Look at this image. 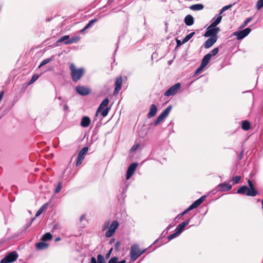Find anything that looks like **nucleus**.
I'll return each instance as SVG.
<instances>
[{
  "label": "nucleus",
  "mask_w": 263,
  "mask_h": 263,
  "mask_svg": "<svg viewBox=\"0 0 263 263\" xmlns=\"http://www.w3.org/2000/svg\"><path fill=\"white\" fill-rule=\"evenodd\" d=\"M52 235L50 233H46L44 235H43L42 237V240L43 241L50 240L52 239Z\"/></svg>",
  "instance_id": "c756f323"
},
{
  "label": "nucleus",
  "mask_w": 263,
  "mask_h": 263,
  "mask_svg": "<svg viewBox=\"0 0 263 263\" xmlns=\"http://www.w3.org/2000/svg\"><path fill=\"white\" fill-rule=\"evenodd\" d=\"M241 127L243 129L247 130L250 128V123L247 120L243 121L242 122Z\"/></svg>",
  "instance_id": "c85d7f7f"
},
{
  "label": "nucleus",
  "mask_w": 263,
  "mask_h": 263,
  "mask_svg": "<svg viewBox=\"0 0 263 263\" xmlns=\"http://www.w3.org/2000/svg\"><path fill=\"white\" fill-rule=\"evenodd\" d=\"M49 245L44 241L40 242L36 244V247L39 250H43L48 248Z\"/></svg>",
  "instance_id": "a878e982"
},
{
  "label": "nucleus",
  "mask_w": 263,
  "mask_h": 263,
  "mask_svg": "<svg viewBox=\"0 0 263 263\" xmlns=\"http://www.w3.org/2000/svg\"><path fill=\"white\" fill-rule=\"evenodd\" d=\"M190 221V219H186L185 221L178 225L175 229V231H177L180 234L183 231L185 226H186L189 223Z\"/></svg>",
  "instance_id": "2eb2a0df"
},
{
  "label": "nucleus",
  "mask_w": 263,
  "mask_h": 263,
  "mask_svg": "<svg viewBox=\"0 0 263 263\" xmlns=\"http://www.w3.org/2000/svg\"><path fill=\"white\" fill-rule=\"evenodd\" d=\"M193 208H191V205H190L185 210H184L183 212H182L181 214V216H184L185 214H186L187 213L190 212V211L192 210Z\"/></svg>",
  "instance_id": "09e8293b"
},
{
  "label": "nucleus",
  "mask_w": 263,
  "mask_h": 263,
  "mask_svg": "<svg viewBox=\"0 0 263 263\" xmlns=\"http://www.w3.org/2000/svg\"><path fill=\"white\" fill-rule=\"evenodd\" d=\"M31 225V222H29V223L28 224L27 227H29Z\"/></svg>",
  "instance_id": "774afa93"
},
{
  "label": "nucleus",
  "mask_w": 263,
  "mask_h": 263,
  "mask_svg": "<svg viewBox=\"0 0 263 263\" xmlns=\"http://www.w3.org/2000/svg\"><path fill=\"white\" fill-rule=\"evenodd\" d=\"M218 51H219V47H216V48H215L214 49H213L212 50H211V52L210 53H209L208 54H211V57H214L215 55H216L217 54V53L218 52Z\"/></svg>",
  "instance_id": "a19ab883"
},
{
  "label": "nucleus",
  "mask_w": 263,
  "mask_h": 263,
  "mask_svg": "<svg viewBox=\"0 0 263 263\" xmlns=\"http://www.w3.org/2000/svg\"><path fill=\"white\" fill-rule=\"evenodd\" d=\"M39 77V76L37 74H34L29 81V84H32L34 83Z\"/></svg>",
  "instance_id": "37998d69"
},
{
  "label": "nucleus",
  "mask_w": 263,
  "mask_h": 263,
  "mask_svg": "<svg viewBox=\"0 0 263 263\" xmlns=\"http://www.w3.org/2000/svg\"><path fill=\"white\" fill-rule=\"evenodd\" d=\"M88 151V147H84L78 153L77 159L76 163L77 166L81 165L85 158V156Z\"/></svg>",
  "instance_id": "423d86ee"
},
{
  "label": "nucleus",
  "mask_w": 263,
  "mask_h": 263,
  "mask_svg": "<svg viewBox=\"0 0 263 263\" xmlns=\"http://www.w3.org/2000/svg\"><path fill=\"white\" fill-rule=\"evenodd\" d=\"M172 108V106L171 105H169L167 107V108L163 111V112L161 113L165 118H166L168 114H170V111H171Z\"/></svg>",
  "instance_id": "2f4dec72"
},
{
  "label": "nucleus",
  "mask_w": 263,
  "mask_h": 263,
  "mask_svg": "<svg viewBox=\"0 0 263 263\" xmlns=\"http://www.w3.org/2000/svg\"><path fill=\"white\" fill-rule=\"evenodd\" d=\"M176 43H177V47H179L181 45H182L183 44H184L185 42H183V40L182 41H181L179 40H176Z\"/></svg>",
  "instance_id": "603ef678"
},
{
  "label": "nucleus",
  "mask_w": 263,
  "mask_h": 263,
  "mask_svg": "<svg viewBox=\"0 0 263 263\" xmlns=\"http://www.w3.org/2000/svg\"><path fill=\"white\" fill-rule=\"evenodd\" d=\"M69 35H64V36H61L57 41V43H61L63 42H64V43H65L66 41L69 40Z\"/></svg>",
  "instance_id": "72a5a7b5"
},
{
  "label": "nucleus",
  "mask_w": 263,
  "mask_h": 263,
  "mask_svg": "<svg viewBox=\"0 0 263 263\" xmlns=\"http://www.w3.org/2000/svg\"><path fill=\"white\" fill-rule=\"evenodd\" d=\"M120 242L119 241H118L116 242L115 247V250L116 251H118V248H119V247L120 246Z\"/></svg>",
  "instance_id": "5fc2aeb1"
},
{
  "label": "nucleus",
  "mask_w": 263,
  "mask_h": 263,
  "mask_svg": "<svg viewBox=\"0 0 263 263\" xmlns=\"http://www.w3.org/2000/svg\"><path fill=\"white\" fill-rule=\"evenodd\" d=\"M90 123V119L87 116L83 117L81 121L80 125L83 127H87Z\"/></svg>",
  "instance_id": "6ab92c4d"
},
{
  "label": "nucleus",
  "mask_w": 263,
  "mask_h": 263,
  "mask_svg": "<svg viewBox=\"0 0 263 263\" xmlns=\"http://www.w3.org/2000/svg\"><path fill=\"white\" fill-rule=\"evenodd\" d=\"M243 152L244 151H242L240 153V154L238 156V160H240L242 159L243 158Z\"/></svg>",
  "instance_id": "4d7b16f0"
},
{
  "label": "nucleus",
  "mask_w": 263,
  "mask_h": 263,
  "mask_svg": "<svg viewBox=\"0 0 263 263\" xmlns=\"http://www.w3.org/2000/svg\"><path fill=\"white\" fill-rule=\"evenodd\" d=\"M205 66H204V65H202V64H200L199 67L196 70V72H195V73H199L201 71H202L203 68L205 67Z\"/></svg>",
  "instance_id": "3c124183"
},
{
  "label": "nucleus",
  "mask_w": 263,
  "mask_h": 263,
  "mask_svg": "<svg viewBox=\"0 0 263 263\" xmlns=\"http://www.w3.org/2000/svg\"><path fill=\"white\" fill-rule=\"evenodd\" d=\"M138 166V163L137 162L132 163L128 167L126 175V179H129L132 175L134 174L135 172L136 168Z\"/></svg>",
  "instance_id": "9d476101"
},
{
  "label": "nucleus",
  "mask_w": 263,
  "mask_h": 263,
  "mask_svg": "<svg viewBox=\"0 0 263 263\" xmlns=\"http://www.w3.org/2000/svg\"><path fill=\"white\" fill-rule=\"evenodd\" d=\"M217 36H213L208 39L204 43L203 46L206 49L211 47L217 41Z\"/></svg>",
  "instance_id": "ddd939ff"
},
{
  "label": "nucleus",
  "mask_w": 263,
  "mask_h": 263,
  "mask_svg": "<svg viewBox=\"0 0 263 263\" xmlns=\"http://www.w3.org/2000/svg\"><path fill=\"white\" fill-rule=\"evenodd\" d=\"M118 259L117 257H113L109 259L108 263H126V261L125 260H122L120 261H118Z\"/></svg>",
  "instance_id": "7c9ffc66"
},
{
  "label": "nucleus",
  "mask_w": 263,
  "mask_h": 263,
  "mask_svg": "<svg viewBox=\"0 0 263 263\" xmlns=\"http://www.w3.org/2000/svg\"><path fill=\"white\" fill-rule=\"evenodd\" d=\"M68 109H69L68 106L67 104H65L64 105V110L67 111L68 110Z\"/></svg>",
  "instance_id": "bf43d9fd"
},
{
  "label": "nucleus",
  "mask_w": 263,
  "mask_h": 263,
  "mask_svg": "<svg viewBox=\"0 0 263 263\" xmlns=\"http://www.w3.org/2000/svg\"><path fill=\"white\" fill-rule=\"evenodd\" d=\"M61 239V238L60 237H58L55 239V241H59Z\"/></svg>",
  "instance_id": "69168bd1"
},
{
  "label": "nucleus",
  "mask_w": 263,
  "mask_h": 263,
  "mask_svg": "<svg viewBox=\"0 0 263 263\" xmlns=\"http://www.w3.org/2000/svg\"><path fill=\"white\" fill-rule=\"evenodd\" d=\"M181 87V84L180 83H177L175 85H173L171 87H170L165 92L164 96L166 97H169L171 96H174L176 95L179 88Z\"/></svg>",
  "instance_id": "0eeeda50"
},
{
  "label": "nucleus",
  "mask_w": 263,
  "mask_h": 263,
  "mask_svg": "<svg viewBox=\"0 0 263 263\" xmlns=\"http://www.w3.org/2000/svg\"><path fill=\"white\" fill-rule=\"evenodd\" d=\"M147 249H145L143 250H141L139 248V245L137 244H134L131 247L130 256L132 260L135 261L138 259L142 254L144 253Z\"/></svg>",
  "instance_id": "7ed1b4c3"
},
{
  "label": "nucleus",
  "mask_w": 263,
  "mask_h": 263,
  "mask_svg": "<svg viewBox=\"0 0 263 263\" xmlns=\"http://www.w3.org/2000/svg\"><path fill=\"white\" fill-rule=\"evenodd\" d=\"M18 256V254L16 251L11 252L1 260V263L12 262L17 259Z\"/></svg>",
  "instance_id": "20e7f679"
},
{
  "label": "nucleus",
  "mask_w": 263,
  "mask_h": 263,
  "mask_svg": "<svg viewBox=\"0 0 263 263\" xmlns=\"http://www.w3.org/2000/svg\"><path fill=\"white\" fill-rule=\"evenodd\" d=\"M193 208H191V205H190L185 210H184L183 212H182L181 214V216H184L185 214H186L187 213L190 212V211L192 210Z\"/></svg>",
  "instance_id": "de8ad7c7"
},
{
  "label": "nucleus",
  "mask_w": 263,
  "mask_h": 263,
  "mask_svg": "<svg viewBox=\"0 0 263 263\" xmlns=\"http://www.w3.org/2000/svg\"><path fill=\"white\" fill-rule=\"evenodd\" d=\"M46 206H47V204H43L40 209L39 210L37 211V212L36 213V214H35V216L36 217H37L39 216V215H40L43 212V211L46 209Z\"/></svg>",
  "instance_id": "f704fd0d"
},
{
  "label": "nucleus",
  "mask_w": 263,
  "mask_h": 263,
  "mask_svg": "<svg viewBox=\"0 0 263 263\" xmlns=\"http://www.w3.org/2000/svg\"><path fill=\"white\" fill-rule=\"evenodd\" d=\"M263 7V0H258L256 4V8L258 10L260 9Z\"/></svg>",
  "instance_id": "49530a36"
},
{
  "label": "nucleus",
  "mask_w": 263,
  "mask_h": 263,
  "mask_svg": "<svg viewBox=\"0 0 263 263\" xmlns=\"http://www.w3.org/2000/svg\"><path fill=\"white\" fill-rule=\"evenodd\" d=\"M62 187V182H58L56 187L54 190V193L55 194L59 193L61 191Z\"/></svg>",
  "instance_id": "c9c22d12"
},
{
  "label": "nucleus",
  "mask_w": 263,
  "mask_h": 263,
  "mask_svg": "<svg viewBox=\"0 0 263 263\" xmlns=\"http://www.w3.org/2000/svg\"><path fill=\"white\" fill-rule=\"evenodd\" d=\"M217 189L221 192L228 191L231 190L232 185L227 182H224L223 183L219 184L217 186Z\"/></svg>",
  "instance_id": "f8f14e48"
},
{
  "label": "nucleus",
  "mask_w": 263,
  "mask_h": 263,
  "mask_svg": "<svg viewBox=\"0 0 263 263\" xmlns=\"http://www.w3.org/2000/svg\"><path fill=\"white\" fill-rule=\"evenodd\" d=\"M109 104V100L108 98H105L100 104L96 112V116H97L99 112L101 111L105 107H106Z\"/></svg>",
  "instance_id": "412c9836"
},
{
  "label": "nucleus",
  "mask_w": 263,
  "mask_h": 263,
  "mask_svg": "<svg viewBox=\"0 0 263 263\" xmlns=\"http://www.w3.org/2000/svg\"><path fill=\"white\" fill-rule=\"evenodd\" d=\"M76 90L79 95L84 96L90 93V90L84 86H78L76 87Z\"/></svg>",
  "instance_id": "9b49d317"
},
{
  "label": "nucleus",
  "mask_w": 263,
  "mask_h": 263,
  "mask_svg": "<svg viewBox=\"0 0 263 263\" xmlns=\"http://www.w3.org/2000/svg\"><path fill=\"white\" fill-rule=\"evenodd\" d=\"M84 215H82L80 218V221H82V220L84 218Z\"/></svg>",
  "instance_id": "052dcab7"
},
{
  "label": "nucleus",
  "mask_w": 263,
  "mask_h": 263,
  "mask_svg": "<svg viewBox=\"0 0 263 263\" xmlns=\"http://www.w3.org/2000/svg\"><path fill=\"white\" fill-rule=\"evenodd\" d=\"M110 222L109 220H107L105 222L104 225L102 227V230L104 231L107 228H109Z\"/></svg>",
  "instance_id": "8fccbe9b"
},
{
  "label": "nucleus",
  "mask_w": 263,
  "mask_h": 263,
  "mask_svg": "<svg viewBox=\"0 0 263 263\" xmlns=\"http://www.w3.org/2000/svg\"><path fill=\"white\" fill-rule=\"evenodd\" d=\"M127 191V187H125L123 189L122 192H124V193L126 194Z\"/></svg>",
  "instance_id": "680f3d73"
},
{
  "label": "nucleus",
  "mask_w": 263,
  "mask_h": 263,
  "mask_svg": "<svg viewBox=\"0 0 263 263\" xmlns=\"http://www.w3.org/2000/svg\"><path fill=\"white\" fill-rule=\"evenodd\" d=\"M221 19H222V16L219 14V16L217 17H216V18L214 17L212 19V22L211 25H212V26L216 27L217 25H218L220 23Z\"/></svg>",
  "instance_id": "5701e85b"
},
{
  "label": "nucleus",
  "mask_w": 263,
  "mask_h": 263,
  "mask_svg": "<svg viewBox=\"0 0 263 263\" xmlns=\"http://www.w3.org/2000/svg\"><path fill=\"white\" fill-rule=\"evenodd\" d=\"M211 58V54H209L208 53L206 54L202 59L201 64H202V65L206 66L209 63Z\"/></svg>",
  "instance_id": "393cba45"
},
{
  "label": "nucleus",
  "mask_w": 263,
  "mask_h": 263,
  "mask_svg": "<svg viewBox=\"0 0 263 263\" xmlns=\"http://www.w3.org/2000/svg\"><path fill=\"white\" fill-rule=\"evenodd\" d=\"M118 226V222L117 220L113 221L109 227L108 230L106 232L105 236L106 237H110L112 236L115 234Z\"/></svg>",
  "instance_id": "6e6552de"
},
{
  "label": "nucleus",
  "mask_w": 263,
  "mask_h": 263,
  "mask_svg": "<svg viewBox=\"0 0 263 263\" xmlns=\"http://www.w3.org/2000/svg\"><path fill=\"white\" fill-rule=\"evenodd\" d=\"M204 8V6L202 4H197L191 5L190 7V9L193 11H199L201 10Z\"/></svg>",
  "instance_id": "4be33fe9"
},
{
  "label": "nucleus",
  "mask_w": 263,
  "mask_h": 263,
  "mask_svg": "<svg viewBox=\"0 0 263 263\" xmlns=\"http://www.w3.org/2000/svg\"><path fill=\"white\" fill-rule=\"evenodd\" d=\"M90 263H106L104 256L101 254L97 256V261L95 257H92L90 260Z\"/></svg>",
  "instance_id": "a211bd4d"
},
{
  "label": "nucleus",
  "mask_w": 263,
  "mask_h": 263,
  "mask_svg": "<svg viewBox=\"0 0 263 263\" xmlns=\"http://www.w3.org/2000/svg\"><path fill=\"white\" fill-rule=\"evenodd\" d=\"M110 109V108L108 107H106L105 109H104L101 112V115L103 117H106L108 113V111Z\"/></svg>",
  "instance_id": "79ce46f5"
},
{
  "label": "nucleus",
  "mask_w": 263,
  "mask_h": 263,
  "mask_svg": "<svg viewBox=\"0 0 263 263\" xmlns=\"http://www.w3.org/2000/svg\"><path fill=\"white\" fill-rule=\"evenodd\" d=\"M211 58V54H209L208 53L206 54L202 59L201 64H202V65L206 66L209 63Z\"/></svg>",
  "instance_id": "b1692460"
},
{
  "label": "nucleus",
  "mask_w": 263,
  "mask_h": 263,
  "mask_svg": "<svg viewBox=\"0 0 263 263\" xmlns=\"http://www.w3.org/2000/svg\"><path fill=\"white\" fill-rule=\"evenodd\" d=\"M184 22L186 25L191 26L194 23V19L191 15L188 14L185 17Z\"/></svg>",
  "instance_id": "aec40b11"
},
{
  "label": "nucleus",
  "mask_w": 263,
  "mask_h": 263,
  "mask_svg": "<svg viewBox=\"0 0 263 263\" xmlns=\"http://www.w3.org/2000/svg\"><path fill=\"white\" fill-rule=\"evenodd\" d=\"M251 29L250 28H246L242 30L235 31L233 33L234 36H236L238 40H241L247 36L251 32Z\"/></svg>",
  "instance_id": "1a4fd4ad"
},
{
  "label": "nucleus",
  "mask_w": 263,
  "mask_h": 263,
  "mask_svg": "<svg viewBox=\"0 0 263 263\" xmlns=\"http://www.w3.org/2000/svg\"><path fill=\"white\" fill-rule=\"evenodd\" d=\"M51 61V58H48V59H46L45 60H44L40 64V65H39V68H40L41 67H42V66L43 65H45L46 64H47V63H49L50 61Z\"/></svg>",
  "instance_id": "c03bdc74"
},
{
  "label": "nucleus",
  "mask_w": 263,
  "mask_h": 263,
  "mask_svg": "<svg viewBox=\"0 0 263 263\" xmlns=\"http://www.w3.org/2000/svg\"><path fill=\"white\" fill-rule=\"evenodd\" d=\"M122 84V78L121 77H118L117 78L115 82V88L114 91V95H117L119 91L121 89V86Z\"/></svg>",
  "instance_id": "4468645a"
},
{
  "label": "nucleus",
  "mask_w": 263,
  "mask_h": 263,
  "mask_svg": "<svg viewBox=\"0 0 263 263\" xmlns=\"http://www.w3.org/2000/svg\"><path fill=\"white\" fill-rule=\"evenodd\" d=\"M182 216H181V214H178L175 218V220H176V221H177V220H179V219H180L181 218H182Z\"/></svg>",
  "instance_id": "13d9d810"
},
{
  "label": "nucleus",
  "mask_w": 263,
  "mask_h": 263,
  "mask_svg": "<svg viewBox=\"0 0 263 263\" xmlns=\"http://www.w3.org/2000/svg\"><path fill=\"white\" fill-rule=\"evenodd\" d=\"M115 241V239H112L110 241V243H111L112 242H113L114 241Z\"/></svg>",
  "instance_id": "338daca9"
},
{
  "label": "nucleus",
  "mask_w": 263,
  "mask_h": 263,
  "mask_svg": "<svg viewBox=\"0 0 263 263\" xmlns=\"http://www.w3.org/2000/svg\"><path fill=\"white\" fill-rule=\"evenodd\" d=\"M232 6V5H227V6H224L220 11V13H219V15H220L221 14H222L223 12H224L225 11H226L227 10H228L229 9H230L231 7Z\"/></svg>",
  "instance_id": "a18cd8bd"
},
{
  "label": "nucleus",
  "mask_w": 263,
  "mask_h": 263,
  "mask_svg": "<svg viewBox=\"0 0 263 263\" xmlns=\"http://www.w3.org/2000/svg\"><path fill=\"white\" fill-rule=\"evenodd\" d=\"M206 198L205 195L201 196L200 198L194 201L191 205V206L193 209L199 206L205 200Z\"/></svg>",
  "instance_id": "dca6fc26"
},
{
  "label": "nucleus",
  "mask_w": 263,
  "mask_h": 263,
  "mask_svg": "<svg viewBox=\"0 0 263 263\" xmlns=\"http://www.w3.org/2000/svg\"><path fill=\"white\" fill-rule=\"evenodd\" d=\"M179 235H180V234L177 231H175V233H174L167 236V239L169 240H171L175 238V237L178 236Z\"/></svg>",
  "instance_id": "58836bf2"
},
{
  "label": "nucleus",
  "mask_w": 263,
  "mask_h": 263,
  "mask_svg": "<svg viewBox=\"0 0 263 263\" xmlns=\"http://www.w3.org/2000/svg\"><path fill=\"white\" fill-rule=\"evenodd\" d=\"M126 196L124 192L122 193V197H125Z\"/></svg>",
  "instance_id": "0e129e2a"
},
{
  "label": "nucleus",
  "mask_w": 263,
  "mask_h": 263,
  "mask_svg": "<svg viewBox=\"0 0 263 263\" xmlns=\"http://www.w3.org/2000/svg\"><path fill=\"white\" fill-rule=\"evenodd\" d=\"M138 146H139V145H138V144H135V145H134L132 147V148H131V149H130V151H131V152H134V151H136V150L137 149V148H138Z\"/></svg>",
  "instance_id": "864d4df0"
},
{
  "label": "nucleus",
  "mask_w": 263,
  "mask_h": 263,
  "mask_svg": "<svg viewBox=\"0 0 263 263\" xmlns=\"http://www.w3.org/2000/svg\"><path fill=\"white\" fill-rule=\"evenodd\" d=\"M240 179L241 177L240 176H235L232 179V181H233V184L235 185L238 183L240 181Z\"/></svg>",
  "instance_id": "4c0bfd02"
},
{
  "label": "nucleus",
  "mask_w": 263,
  "mask_h": 263,
  "mask_svg": "<svg viewBox=\"0 0 263 263\" xmlns=\"http://www.w3.org/2000/svg\"><path fill=\"white\" fill-rule=\"evenodd\" d=\"M157 112V106L155 104H152L150 106L149 111L147 114V117L148 118L154 117Z\"/></svg>",
  "instance_id": "f3484780"
},
{
  "label": "nucleus",
  "mask_w": 263,
  "mask_h": 263,
  "mask_svg": "<svg viewBox=\"0 0 263 263\" xmlns=\"http://www.w3.org/2000/svg\"><path fill=\"white\" fill-rule=\"evenodd\" d=\"M220 31L219 27L212 26L210 25L206 29V31L204 35L205 37L217 36V34Z\"/></svg>",
  "instance_id": "39448f33"
},
{
  "label": "nucleus",
  "mask_w": 263,
  "mask_h": 263,
  "mask_svg": "<svg viewBox=\"0 0 263 263\" xmlns=\"http://www.w3.org/2000/svg\"><path fill=\"white\" fill-rule=\"evenodd\" d=\"M165 117H164L162 114H161L156 119V121L154 123V125H158L160 122H161L163 120L165 119Z\"/></svg>",
  "instance_id": "cd10ccee"
},
{
  "label": "nucleus",
  "mask_w": 263,
  "mask_h": 263,
  "mask_svg": "<svg viewBox=\"0 0 263 263\" xmlns=\"http://www.w3.org/2000/svg\"><path fill=\"white\" fill-rule=\"evenodd\" d=\"M253 20V17H249L248 18H247L245 21L243 23V24L240 26V29H242V28H243L244 27H245L249 23H250L252 20Z\"/></svg>",
  "instance_id": "473e14b6"
},
{
  "label": "nucleus",
  "mask_w": 263,
  "mask_h": 263,
  "mask_svg": "<svg viewBox=\"0 0 263 263\" xmlns=\"http://www.w3.org/2000/svg\"><path fill=\"white\" fill-rule=\"evenodd\" d=\"M87 29H85V26L82 29L80 30V32H84L85 30H86Z\"/></svg>",
  "instance_id": "e2e57ef3"
},
{
  "label": "nucleus",
  "mask_w": 263,
  "mask_h": 263,
  "mask_svg": "<svg viewBox=\"0 0 263 263\" xmlns=\"http://www.w3.org/2000/svg\"><path fill=\"white\" fill-rule=\"evenodd\" d=\"M248 183L249 187L247 185H242L237 190L236 193L248 196H255L258 194V191L256 190L251 180L249 179Z\"/></svg>",
  "instance_id": "f257e3e1"
},
{
  "label": "nucleus",
  "mask_w": 263,
  "mask_h": 263,
  "mask_svg": "<svg viewBox=\"0 0 263 263\" xmlns=\"http://www.w3.org/2000/svg\"><path fill=\"white\" fill-rule=\"evenodd\" d=\"M112 250H113V248H111V249L108 251V252H107V254H106V258H108V257H109L110 256V254H111V252H112Z\"/></svg>",
  "instance_id": "6e6d98bb"
},
{
  "label": "nucleus",
  "mask_w": 263,
  "mask_h": 263,
  "mask_svg": "<svg viewBox=\"0 0 263 263\" xmlns=\"http://www.w3.org/2000/svg\"><path fill=\"white\" fill-rule=\"evenodd\" d=\"M69 69L71 72L72 80L74 82L79 81L84 75L85 71L84 69L83 68L77 69L74 64L73 63L70 64Z\"/></svg>",
  "instance_id": "f03ea898"
},
{
  "label": "nucleus",
  "mask_w": 263,
  "mask_h": 263,
  "mask_svg": "<svg viewBox=\"0 0 263 263\" xmlns=\"http://www.w3.org/2000/svg\"><path fill=\"white\" fill-rule=\"evenodd\" d=\"M195 34V32H191V33L187 34L184 39L183 42H187L189 41Z\"/></svg>",
  "instance_id": "ea45409f"
},
{
  "label": "nucleus",
  "mask_w": 263,
  "mask_h": 263,
  "mask_svg": "<svg viewBox=\"0 0 263 263\" xmlns=\"http://www.w3.org/2000/svg\"><path fill=\"white\" fill-rule=\"evenodd\" d=\"M80 40L79 37H72L69 39V40L66 41L64 44L65 45H69L74 43H77Z\"/></svg>",
  "instance_id": "bb28decb"
},
{
  "label": "nucleus",
  "mask_w": 263,
  "mask_h": 263,
  "mask_svg": "<svg viewBox=\"0 0 263 263\" xmlns=\"http://www.w3.org/2000/svg\"><path fill=\"white\" fill-rule=\"evenodd\" d=\"M98 20L97 18H94L89 21L88 23L85 26V29H88L90 27L92 26V25L98 22Z\"/></svg>",
  "instance_id": "e433bc0d"
}]
</instances>
